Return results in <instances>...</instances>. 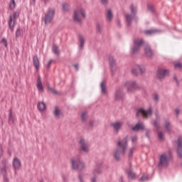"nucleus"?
I'll use <instances>...</instances> for the list:
<instances>
[{"mask_svg":"<svg viewBox=\"0 0 182 182\" xmlns=\"http://www.w3.org/2000/svg\"><path fill=\"white\" fill-rule=\"evenodd\" d=\"M127 150V141H119L118 142V148L115 150L114 156L117 160H120V155L124 154Z\"/></svg>","mask_w":182,"mask_h":182,"instance_id":"obj_1","label":"nucleus"},{"mask_svg":"<svg viewBox=\"0 0 182 182\" xmlns=\"http://www.w3.org/2000/svg\"><path fill=\"white\" fill-rule=\"evenodd\" d=\"M86 18V11L83 9H77L74 11L73 21L75 22H82Z\"/></svg>","mask_w":182,"mask_h":182,"instance_id":"obj_2","label":"nucleus"},{"mask_svg":"<svg viewBox=\"0 0 182 182\" xmlns=\"http://www.w3.org/2000/svg\"><path fill=\"white\" fill-rule=\"evenodd\" d=\"M70 161L73 170H83L85 168V164L79 158H72Z\"/></svg>","mask_w":182,"mask_h":182,"instance_id":"obj_3","label":"nucleus"},{"mask_svg":"<svg viewBox=\"0 0 182 182\" xmlns=\"http://www.w3.org/2000/svg\"><path fill=\"white\" fill-rule=\"evenodd\" d=\"M170 163V157L166 154H161L159 157V167H167Z\"/></svg>","mask_w":182,"mask_h":182,"instance_id":"obj_4","label":"nucleus"},{"mask_svg":"<svg viewBox=\"0 0 182 182\" xmlns=\"http://www.w3.org/2000/svg\"><path fill=\"white\" fill-rule=\"evenodd\" d=\"M152 112L153 111L151 108L146 111L143 108H141L137 110L136 117H139V116H143L145 119H147V117H150V116H151Z\"/></svg>","mask_w":182,"mask_h":182,"instance_id":"obj_5","label":"nucleus"},{"mask_svg":"<svg viewBox=\"0 0 182 182\" xmlns=\"http://www.w3.org/2000/svg\"><path fill=\"white\" fill-rule=\"evenodd\" d=\"M55 18V9H48L46 14V23H50Z\"/></svg>","mask_w":182,"mask_h":182,"instance_id":"obj_6","label":"nucleus"},{"mask_svg":"<svg viewBox=\"0 0 182 182\" xmlns=\"http://www.w3.org/2000/svg\"><path fill=\"white\" fill-rule=\"evenodd\" d=\"M168 73H169L168 70L166 68H160L158 70L156 76L158 79H160V80H161V79H164L166 76H168Z\"/></svg>","mask_w":182,"mask_h":182,"instance_id":"obj_7","label":"nucleus"},{"mask_svg":"<svg viewBox=\"0 0 182 182\" xmlns=\"http://www.w3.org/2000/svg\"><path fill=\"white\" fill-rule=\"evenodd\" d=\"M144 44V41L143 40H136L134 43V47L132 48V53H137L139 50L140 49V46Z\"/></svg>","mask_w":182,"mask_h":182,"instance_id":"obj_8","label":"nucleus"},{"mask_svg":"<svg viewBox=\"0 0 182 182\" xmlns=\"http://www.w3.org/2000/svg\"><path fill=\"white\" fill-rule=\"evenodd\" d=\"M80 146L81 150L85 153H87V151H89V144H87L85 139H82L80 140Z\"/></svg>","mask_w":182,"mask_h":182,"instance_id":"obj_9","label":"nucleus"},{"mask_svg":"<svg viewBox=\"0 0 182 182\" xmlns=\"http://www.w3.org/2000/svg\"><path fill=\"white\" fill-rule=\"evenodd\" d=\"M137 84L134 81H129L125 82V87H127L128 92H132L133 89H136Z\"/></svg>","mask_w":182,"mask_h":182,"instance_id":"obj_10","label":"nucleus"},{"mask_svg":"<svg viewBox=\"0 0 182 182\" xmlns=\"http://www.w3.org/2000/svg\"><path fill=\"white\" fill-rule=\"evenodd\" d=\"M13 167L16 171L21 168V160H19V159L14 158L13 159Z\"/></svg>","mask_w":182,"mask_h":182,"instance_id":"obj_11","label":"nucleus"},{"mask_svg":"<svg viewBox=\"0 0 182 182\" xmlns=\"http://www.w3.org/2000/svg\"><path fill=\"white\" fill-rule=\"evenodd\" d=\"M178 149L177 153L179 157H182V136H180L177 141Z\"/></svg>","mask_w":182,"mask_h":182,"instance_id":"obj_12","label":"nucleus"},{"mask_svg":"<svg viewBox=\"0 0 182 182\" xmlns=\"http://www.w3.org/2000/svg\"><path fill=\"white\" fill-rule=\"evenodd\" d=\"M36 87L39 93H43L45 88L43 87V84H42V80H41V78L37 80Z\"/></svg>","mask_w":182,"mask_h":182,"instance_id":"obj_13","label":"nucleus"},{"mask_svg":"<svg viewBox=\"0 0 182 182\" xmlns=\"http://www.w3.org/2000/svg\"><path fill=\"white\" fill-rule=\"evenodd\" d=\"M122 126H123V122H116L112 124V127L115 132H119L122 129Z\"/></svg>","mask_w":182,"mask_h":182,"instance_id":"obj_14","label":"nucleus"},{"mask_svg":"<svg viewBox=\"0 0 182 182\" xmlns=\"http://www.w3.org/2000/svg\"><path fill=\"white\" fill-rule=\"evenodd\" d=\"M134 132H139V130H144V124L139 122L134 127H132Z\"/></svg>","mask_w":182,"mask_h":182,"instance_id":"obj_15","label":"nucleus"},{"mask_svg":"<svg viewBox=\"0 0 182 182\" xmlns=\"http://www.w3.org/2000/svg\"><path fill=\"white\" fill-rule=\"evenodd\" d=\"M37 108L38 110L42 113L46 110V104H45L43 102H39L38 103Z\"/></svg>","mask_w":182,"mask_h":182,"instance_id":"obj_16","label":"nucleus"},{"mask_svg":"<svg viewBox=\"0 0 182 182\" xmlns=\"http://www.w3.org/2000/svg\"><path fill=\"white\" fill-rule=\"evenodd\" d=\"M33 66H34V68H36V70H38L39 68L41 66V64L39 63V59L38 58L37 56H34L33 58Z\"/></svg>","mask_w":182,"mask_h":182,"instance_id":"obj_17","label":"nucleus"},{"mask_svg":"<svg viewBox=\"0 0 182 182\" xmlns=\"http://www.w3.org/2000/svg\"><path fill=\"white\" fill-rule=\"evenodd\" d=\"M54 115L56 119H60V117H63V113H62V111L56 107L54 111Z\"/></svg>","mask_w":182,"mask_h":182,"instance_id":"obj_18","label":"nucleus"},{"mask_svg":"<svg viewBox=\"0 0 182 182\" xmlns=\"http://www.w3.org/2000/svg\"><path fill=\"white\" fill-rule=\"evenodd\" d=\"M145 53L148 58H151L154 55V53H153V50L149 46L145 48Z\"/></svg>","mask_w":182,"mask_h":182,"instance_id":"obj_19","label":"nucleus"},{"mask_svg":"<svg viewBox=\"0 0 182 182\" xmlns=\"http://www.w3.org/2000/svg\"><path fill=\"white\" fill-rule=\"evenodd\" d=\"M157 32H159V31H157L156 29H149L144 31L145 35H147L148 36L154 35V33H157Z\"/></svg>","mask_w":182,"mask_h":182,"instance_id":"obj_20","label":"nucleus"},{"mask_svg":"<svg viewBox=\"0 0 182 182\" xmlns=\"http://www.w3.org/2000/svg\"><path fill=\"white\" fill-rule=\"evenodd\" d=\"M127 174L128 176V178H132V180H134L136 178V173L132 171V169H129L127 171Z\"/></svg>","mask_w":182,"mask_h":182,"instance_id":"obj_21","label":"nucleus"},{"mask_svg":"<svg viewBox=\"0 0 182 182\" xmlns=\"http://www.w3.org/2000/svg\"><path fill=\"white\" fill-rule=\"evenodd\" d=\"M125 18H126L127 25L128 26L132 25V20L133 19V16H132L131 14H127L125 15Z\"/></svg>","mask_w":182,"mask_h":182,"instance_id":"obj_22","label":"nucleus"},{"mask_svg":"<svg viewBox=\"0 0 182 182\" xmlns=\"http://www.w3.org/2000/svg\"><path fill=\"white\" fill-rule=\"evenodd\" d=\"M9 26L11 31H14V26H15V20L12 18V16H10Z\"/></svg>","mask_w":182,"mask_h":182,"instance_id":"obj_23","label":"nucleus"},{"mask_svg":"<svg viewBox=\"0 0 182 182\" xmlns=\"http://www.w3.org/2000/svg\"><path fill=\"white\" fill-rule=\"evenodd\" d=\"M16 7V3L15 2V0H10L9 9L11 11H14V9H15Z\"/></svg>","mask_w":182,"mask_h":182,"instance_id":"obj_24","label":"nucleus"},{"mask_svg":"<svg viewBox=\"0 0 182 182\" xmlns=\"http://www.w3.org/2000/svg\"><path fill=\"white\" fill-rule=\"evenodd\" d=\"M79 41L80 42V49H83V46H85V37L80 36Z\"/></svg>","mask_w":182,"mask_h":182,"instance_id":"obj_25","label":"nucleus"},{"mask_svg":"<svg viewBox=\"0 0 182 182\" xmlns=\"http://www.w3.org/2000/svg\"><path fill=\"white\" fill-rule=\"evenodd\" d=\"M107 19L108 21H111L112 19H113V13H112V10L107 11Z\"/></svg>","mask_w":182,"mask_h":182,"instance_id":"obj_26","label":"nucleus"},{"mask_svg":"<svg viewBox=\"0 0 182 182\" xmlns=\"http://www.w3.org/2000/svg\"><path fill=\"white\" fill-rule=\"evenodd\" d=\"M53 51L55 55H59V53H60V51L59 50V47H58V46L56 45L53 46Z\"/></svg>","mask_w":182,"mask_h":182,"instance_id":"obj_27","label":"nucleus"},{"mask_svg":"<svg viewBox=\"0 0 182 182\" xmlns=\"http://www.w3.org/2000/svg\"><path fill=\"white\" fill-rule=\"evenodd\" d=\"M101 89H102V93H104L105 95L106 93V82L103 81L101 83Z\"/></svg>","mask_w":182,"mask_h":182,"instance_id":"obj_28","label":"nucleus"},{"mask_svg":"<svg viewBox=\"0 0 182 182\" xmlns=\"http://www.w3.org/2000/svg\"><path fill=\"white\" fill-rule=\"evenodd\" d=\"M87 119V112H84L81 114V119L85 122Z\"/></svg>","mask_w":182,"mask_h":182,"instance_id":"obj_29","label":"nucleus"},{"mask_svg":"<svg viewBox=\"0 0 182 182\" xmlns=\"http://www.w3.org/2000/svg\"><path fill=\"white\" fill-rule=\"evenodd\" d=\"M165 127L168 132H170L171 130V124L168 122H165Z\"/></svg>","mask_w":182,"mask_h":182,"instance_id":"obj_30","label":"nucleus"},{"mask_svg":"<svg viewBox=\"0 0 182 182\" xmlns=\"http://www.w3.org/2000/svg\"><path fill=\"white\" fill-rule=\"evenodd\" d=\"M174 66L176 69H182V63L177 62L174 63Z\"/></svg>","mask_w":182,"mask_h":182,"instance_id":"obj_31","label":"nucleus"},{"mask_svg":"<svg viewBox=\"0 0 182 182\" xmlns=\"http://www.w3.org/2000/svg\"><path fill=\"white\" fill-rule=\"evenodd\" d=\"M62 6H63V11H68V10L69 9V4L67 3H63Z\"/></svg>","mask_w":182,"mask_h":182,"instance_id":"obj_32","label":"nucleus"},{"mask_svg":"<svg viewBox=\"0 0 182 182\" xmlns=\"http://www.w3.org/2000/svg\"><path fill=\"white\" fill-rule=\"evenodd\" d=\"M6 168H8V166L5 165L1 169V173L3 174V176H5V173H6Z\"/></svg>","mask_w":182,"mask_h":182,"instance_id":"obj_33","label":"nucleus"},{"mask_svg":"<svg viewBox=\"0 0 182 182\" xmlns=\"http://www.w3.org/2000/svg\"><path fill=\"white\" fill-rule=\"evenodd\" d=\"M12 16V19H14V21L16 19V18L19 17V14L16 11L14 12L12 16Z\"/></svg>","mask_w":182,"mask_h":182,"instance_id":"obj_34","label":"nucleus"},{"mask_svg":"<svg viewBox=\"0 0 182 182\" xmlns=\"http://www.w3.org/2000/svg\"><path fill=\"white\" fill-rule=\"evenodd\" d=\"M136 151V147H132L129 149V157L133 155V154Z\"/></svg>","mask_w":182,"mask_h":182,"instance_id":"obj_35","label":"nucleus"},{"mask_svg":"<svg viewBox=\"0 0 182 182\" xmlns=\"http://www.w3.org/2000/svg\"><path fill=\"white\" fill-rule=\"evenodd\" d=\"M1 43L5 46V48H8V41L6 40V38H2Z\"/></svg>","mask_w":182,"mask_h":182,"instance_id":"obj_36","label":"nucleus"},{"mask_svg":"<svg viewBox=\"0 0 182 182\" xmlns=\"http://www.w3.org/2000/svg\"><path fill=\"white\" fill-rule=\"evenodd\" d=\"M109 63L113 66L114 63H116V61L114 60V58L113 57H109Z\"/></svg>","mask_w":182,"mask_h":182,"instance_id":"obj_37","label":"nucleus"},{"mask_svg":"<svg viewBox=\"0 0 182 182\" xmlns=\"http://www.w3.org/2000/svg\"><path fill=\"white\" fill-rule=\"evenodd\" d=\"M130 9H131V12L132 14H136V6L132 5L131 7H130Z\"/></svg>","mask_w":182,"mask_h":182,"instance_id":"obj_38","label":"nucleus"},{"mask_svg":"<svg viewBox=\"0 0 182 182\" xmlns=\"http://www.w3.org/2000/svg\"><path fill=\"white\" fill-rule=\"evenodd\" d=\"M138 69L141 72V73H144V72L146 71V68H144V67H141L140 65L138 66Z\"/></svg>","mask_w":182,"mask_h":182,"instance_id":"obj_39","label":"nucleus"},{"mask_svg":"<svg viewBox=\"0 0 182 182\" xmlns=\"http://www.w3.org/2000/svg\"><path fill=\"white\" fill-rule=\"evenodd\" d=\"M146 180H149V176L148 175H144L141 178V181H146Z\"/></svg>","mask_w":182,"mask_h":182,"instance_id":"obj_40","label":"nucleus"},{"mask_svg":"<svg viewBox=\"0 0 182 182\" xmlns=\"http://www.w3.org/2000/svg\"><path fill=\"white\" fill-rule=\"evenodd\" d=\"M158 136H159V139H160V140L164 139V135L163 134V132H159Z\"/></svg>","mask_w":182,"mask_h":182,"instance_id":"obj_41","label":"nucleus"},{"mask_svg":"<svg viewBox=\"0 0 182 182\" xmlns=\"http://www.w3.org/2000/svg\"><path fill=\"white\" fill-rule=\"evenodd\" d=\"M21 36V29H17L16 31V37L19 38Z\"/></svg>","mask_w":182,"mask_h":182,"instance_id":"obj_42","label":"nucleus"},{"mask_svg":"<svg viewBox=\"0 0 182 182\" xmlns=\"http://www.w3.org/2000/svg\"><path fill=\"white\" fill-rule=\"evenodd\" d=\"M103 28V26L102 24L97 23V31H100V30Z\"/></svg>","mask_w":182,"mask_h":182,"instance_id":"obj_43","label":"nucleus"},{"mask_svg":"<svg viewBox=\"0 0 182 182\" xmlns=\"http://www.w3.org/2000/svg\"><path fill=\"white\" fill-rule=\"evenodd\" d=\"M137 141V136H134L132 137V143H136Z\"/></svg>","mask_w":182,"mask_h":182,"instance_id":"obj_44","label":"nucleus"},{"mask_svg":"<svg viewBox=\"0 0 182 182\" xmlns=\"http://www.w3.org/2000/svg\"><path fill=\"white\" fill-rule=\"evenodd\" d=\"M52 63H53V60H50V61H48V63L47 65V68H50V65H52Z\"/></svg>","mask_w":182,"mask_h":182,"instance_id":"obj_45","label":"nucleus"},{"mask_svg":"<svg viewBox=\"0 0 182 182\" xmlns=\"http://www.w3.org/2000/svg\"><path fill=\"white\" fill-rule=\"evenodd\" d=\"M73 66L76 70H79V64H74Z\"/></svg>","mask_w":182,"mask_h":182,"instance_id":"obj_46","label":"nucleus"},{"mask_svg":"<svg viewBox=\"0 0 182 182\" xmlns=\"http://www.w3.org/2000/svg\"><path fill=\"white\" fill-rule=\"evenodd\" d=\"M154 100H159V95L157 94H155L154 95Z\"/></svg>","mask_w":182,"mask_h":182,"instance_id":"obj_47","label":"nucleus"},{"mask_svg":"<svg viewBox=\"0 0 182 182\" xmlns=\"http://www.w3.org/2000/svg\"><path fill=\"white\" fill-rule=\"evenodd\" d=\"M101 2L102 4H107V2H109V0H101Z\"/></svg>","mask_w":182,"mask_h":182,"instance_id":"obj_48","label":"nucleus"},{"mask_svg":"<svg viewBox=\"0 0 182 182\" xmlns=\"http://www.w3.org/2000/svg\"><path fill=\"white\" fill-rule=\"evenodd\" d=\"M175 112H176V114H180V109H176Z\"/></svg>","mask_w":182,"mask_h":182,"instance_id":"obj_49","label":"nucleus"},{"mask_svg":"<svg viewBox=\"0 0 182 182\" xmlns=\"http://www.w3.org/2000/svg\"><path fill=\"white\" fill-rule=\"evenodd\" d=\"M132 73H133L134 75H137V71L134 69V70H132Z\"/></svg>","mask_w":182,"mask_h":182,"instance_id":"obj_50","label":"nucleus"},{"mask_svg":"<svg viewBox=\"0 0 182 182\" xmlns=\"http://www.w3.org/2000/svg\"><path fill=\"white\" fill-rule=\"evenodd\" d=\"M79 180L80 182H83V179H82V175L79 176Z\"/></svg>","mask_w":182,"mask_h":182,"instance_id":"obj_51","label":"nucleus"},{"mask_svg":"<svg viewBox=\"0 0 182 182\" xmlns=\"http://www.w3.org/2000/svg\"><path fill=\"white\" fill-rule=\"evenodd\" d=\"M92 182H96V178H93L92 179Z\"/></svg>","mask_w":182,"mask_h":182,"instance_id":"obj_52","label":"nucleus"},{"mask_svg":"<svg viewBox=\"0 0 182 182\" xmlns=\"http://www.w3.org/2000/svg\"><path fill=\"white\" fill-rule=\"evenodd\" d=\"M90 125L93 126V121L90 122Z\"/></svg>","mask_w":182,"mask_h":182,"instance_id":"obj_53","label":"nucleus"},{"mask_svg":"<svg viewBox=\"0 0 182 182\" xmlns=\"http://www.w3.org/2000/svg\"><path fill=\"white\" fill-rule=\"evenodd\" d=\"M63 178L64 181H66V178L63 177Z\"/></svg>","mask_w":182,"mask_h":182,"instance_id":"obj_54","label":"nucleus"},{"mask_svg":"<svg viewBox=\"0 0 182 182\" xmlns=\"http://www.w3.org/2000/svg\"><path fill=\"white\" fill-rule=\"evenodd\" d=\"M44 22H45V23H46V18H44Z\"/></svg>","mask_w":182,"mask_h":182,"instance_id":"obj_55","label":"nucleus"},{"mask_svg":"<svg viewBox=\"0 0 182 182\" xmlns=\"http://www.w3.org/2000/svg\"><path fill=\"white\" fill-rule=\"evenodd\" d=\"M154 126L157 127V123L156 122H154Z\"/></svg>","mask_w":182,"mask_h":182,"instance_id":"obj_56","label":"nucleus"},{"mask_svg":"<svg viewBox=\"0 0 182 182\" xmlns=\"http://www.w3.org/2000/svg\"><path fill=\"white\" fill-rule=\"evenodd\" d=\"M146 135H147V136L149 137V132H146Z\"/></svg>","mask_w":182,"mask_h":182,"instance_id":"obj_57","label":"nucleus"},{"mask_svg":"<svg viewBox=\"0 0 182 182\" xmlns=\"http://www.w3.org/2000/svg\"><path fill=\"white\" fill-rule=\"evenodd\" d=\"M54 93H58V92L57 91H54Z\"/></svg>","mask_w":182,"mask_h":182,"instance_id":"obj_58","label":"nucleus"},{"mask_svg":"<svg viewBox=\"0 0 182 182\" xmlns=\"http://www.w3.org/2000/svg\"><path fill=\"white\" fill-rule=\"evenodd\" d=\"M95 173H99V171H95Z\"/></svg>","mask_w":182,"mask_h":182,"instance_id":"obj_59","label":"nucleus"},{"mask_svg":"<svg viewBox=\"0 0 182 182\" xmlns=\"http://www.w3.org/2000/svg\"><path fill=\"white\" fill-rule=\"evenodd\" d=\"M1 156H2V155H1V154H0V159H1Z\"/></svg>","mask_w":182,"mask_h":182,"instance_id":"obj_60","label":"nucleus"}]
</instances>
